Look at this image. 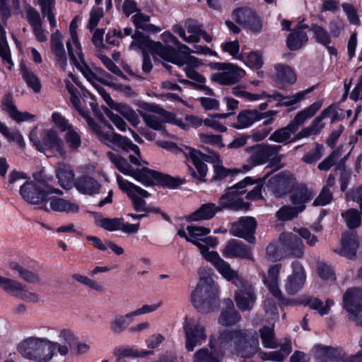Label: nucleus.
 <instances>
[{"label": "nucleus", "instance_id": "nucleus-1", "mask_svg": "<svg viewBox=\"0 0 362 362\" xmlns=\"http://www.w3.org/2000/svg\"><path fill=\"white\" fill-rule=\"evenodd\" d=\"M217 344L221 351H228L243 358L252 357L259 348L256 332L246 329L220 331Z\"/></svg>", "mask_w": 362, "mask_h": 362}, {"label": "nucleus", "instance_id": "nucleus-2", "mask_svg": "<svg viewBox=\"0 0 362 362\" xmlns=\"http://www.w3.org/2000/svg\"><path fill=\"white\" fill-rule=\"evenodd\" d=\"M18 351L26 359L37 362H48L56 354L62 356L69 354L66 345L49 339L47 337L30 336L23 339L17 346Z\"/></svg>", "mask_w": 362, "mask_h": 362}, {"label": "nucleus", "instance_id": "nucleus-3", "mask_svg": "<svg viewBox=\"0 0 362 362\" xmlns=\"http://www.w3.org/2000/svg\"><path fill=\"white\" fill-rule=\"evenodd\" d=\"M106 155L122 173L133 177L145 185H152L156 181L160 185L173 189L182 184L180 178L151 170L147 168H143L141 170L134 169L127 160L111 151L107 152Z\"/></svg>", "mask_w": 362, "mask_h": 362}, {"label": "nucleus", "instance_id": "nucleus-4", "mask_svg": "<svg viewBox=\"0 0 362 362\" xmlns=\"http://www.w3.org/2000/svg\"><path fill=\"white\" fill-rule=\"evenodd\" d=\"M187 230L190 236V243L199 249L202 255L210 262L220 274L228 276H230V274H235L232 272L230 265L223 259L217 252L209 251L208 246L215 247L218 244L216 237L207 236L211 232L209 228L192 225L188 226Z\"/></svg>", "mask_w": 362, "mask_h": 362}, {"label": "nucleus", "instance_id": "nucleus-5", "mask_svg": "<svg viewBox=\"0 0 362 362\" xmlns=\"http://www.w3.org/2000/svg\"><path fill=\"white\" fill-rule=\"evenodd\" d=\"M182 151L185 156L192 161L196 169L195 170L193 168L189 166V174L194 178H196L201 182L206 181L205 177L208 172V168L205 162L211 163L213 164L214 175L211 179L212 180H221L232 173L231 170L223 167L221 163L220 156L217 153L206 155L198 150L188 146H184Z\"/></svg>", "mask_w": 362, "mask_h": 362}, {"label": "nucleus", "instance_id": "nucleus-6", "mask_svg": "<svg viewBox=\"0 0 362 362\" xmlns=\"http://www.w3.org/2000/svg\"><path fill=\"white\" fill-rule=\"evenodd\" d=\"M305 245L302 240L292 233H282L278 242L270 243L266 250L267 259L276 262L287 257L301 258Z\"/></svg>", "mask_w": 362, "mask_h": 362}, {"label": "nucleus", "instance_id": "nucleus-7", "mask_svg": "<svg viewBox=\"0 0 362 362\" xmlns=\"http://www.w3.org/2000/svg\"><path fill=\"white\" fill-rule=\"evenodd\" d=\"M327 112L324 110L317 117L309 126L302 129L291 139V134L296 132L295 128L289 123L284 127L280 128L274 131L270 136L269 139L276 143H283L285 144L291 142H295L303 138L318 134L324 127L322 120L327 117Z\"/></svg>", "mask_w": 362, "mask_h": 362}, {"label": "nucleus", "instance_id": "nucleus-8", "mask_svg": "<svg viewBox=\"0 0 362 362\" xmlns=\"http://www.w3.org/2000/svg\"><path fill=\"white\" fill-rule=\"evenodd\" d=\"M218 288L211 279H202L191 294L193 305L202 313H208L216 306Z\"/></svg>", "mask_w": 362, "mask_h": 362}, {"label": "nucleus", "instance_id": "nucleus-9", "mask_svg": "<svg viewBox=\"0 0 362 362\" xmlns=\"http://www.w3.org/2000/svg\"><path fill=\"white\" fill-rule=\"evenodd\" d=\"M232 272L235 274H230V276L221 274L238 287V290L235 291L234 299L238 309L242 312L250 311L253 308L257 298L255 286L252 284L244 281L237 271L232 269Z\"/></svg>", "mask_w": 362, "mask_h": 362}, {"label": "nucleus", "instance_id": "nucleus-10", "mask_svg": "<svg viewBox=\"0 0 362 362\" xmlns=\"http://www.w3.org/2000/svg\"><path fill=\"white\" fill-rule=\"evenodd\" d=\"M37 132L33 129L30 133V139L33 142L37 149L42 152L47 157H66V151L62 139L54 129H45L40 134V140L37 138Z\"/></svg>", "mask_w": 362, "mask_h": 362}, {"label": "nucleus", "instance_id": "nucleus-11", "mask_svg": "<svg viewBox=\"0 0 362 362\" xmlns=\"http://www.w3.org/2000/svg\"><path fill=\"white\" fill-rule=\"evenodd\" d=\"M259 333L262 344L265 348L274 349L280 346V350L279 351L259 353V356L262 360L281 362L291 352L292 347L289 339H285L283 343L277 344L272 327L264 326L260 329Z\"/></svg>", "mask_w": 362, "mask_h": 362}, {"label": "nucleus", "instance_id": "nucleus-12", "mask_svg": "<svg viewBox=\"0 0 362 362\" xmlns=\"http://www.w3.org/2000/svg\"><path fill=\"white\" fill-rule=\"evenodd\" d=\"M82 114L89 127L97 134L101 142L107 146L112 144L114 148H118L124 151H132L135 154L139 155V148L136 144H133L129 138L114 132L111 133L105 132L91 117H89L83 112Z\"/></svg>", "mask_w": 362, "mask_h": 362}, {"label": "nucleus", "instance_id": "nucleus-13", "mask_svg": "<svg viewBox=\"0 0 362 362\" xmlns=\"http://www.w3.org/2000/svg\"><path fill=\"white\" fill-rule=\"evenodd\" d=\"M255 182V180L250 177H247L236 185L229 187L219 199V206L221 207V210L223 209L234 211L248 209L249 204L243 202L240 194L246 192L245 189L246 186L253 185Z\"/></svg>", "mask_w": 362, "mask_h": 362}, {"label": "nucleus", "instance_id": "nucleus-14", "mask_svg": "<svg viewBox=\"0 0 362 362\" xmlns=\"http://www.w3.org/2000/svg\"><path fill=\"white\" fill-rule=\"evenodd\" d=\"M132 37L133 40L129 46L131 49L138 48L142 50L143 53H146V51L149 50L154 57L163 60L171 59L175 56L172 47L164 46L160 42H154L141 32H136Z\"/></svg>", "mask_w": 362, "mask_h": 362}, {"label": "nucleus", "instance_id": "nucleus-15", "mask_svg": "<svg viewBox=\"0 0 362 362\" xmlns=\"http://www.w3.org/2000/svg\"><path fill=\"white\" fill-rule=\"evenodd\" d=\"M185 338V349L187 351H193L197 346L202 345L207 339L205 327L194 318L186 317L182 325Z\"/></svg>", "mask_w": 362, "mask_h": 362}, {"label": "nucleus", "instance_id": "nucleus-16", "mask_svg": "<svg viewBox=\"0 0 362 362\" xmlns=\"http://www.w3.org/2000/svg\"><path fill=\"white\" fill-rule=\"evenodd\" d=\"M117 181L119 189L126 192L132 200V206L136 211L144 212V214L150 211L157 212V210H151L146 206V203L144 199L149 196L147 191L124 180L120 175L117 176Z\"/></svg>", "mask_w": 362, "mask_h": 362}, {"label": "nucleus", "instance_id": "nucleus-17", "mask_svg": "<svg viewBox=\"0 0 362 362\" xmlns=\"http://www.w3.org/2000/svg\"><path fill=\"white\" fill-rule=\"evenodd\" d=\"M362 288H348L343 296L344 308L349 314V319L357 325L362 326ZM362 347V337L359 341Z\"/></svg>", "mask_w": 362, "mask_h": 362}, {"label": "nucleus", "instance_id": "nucleus-18", "mask_svg": "<svg viewBox=\"0 0 362 362\" xmlns=\"http://www.w3.org/2000/svg\"><path fill=\"white\" fill-rule=\"evenodd\" d=\"M141 107L148 112H142L141 115L148 127L155 130H161L165 122L171 121L174 116L158 105L144 103Z\"/></svg>", "mask_w": 362, "mask_h": 362}, {"label": "nucleus", "instance_id": "nucleus-19", "mask_svg": "<svg viewBox=\"0 0 362 362\" xmlns=\"http://www.w3.org/2000/svg\"><path fill=\"white\" fill-rule=\"evenodd\" d=\"M217 69L222 72L211 75V79L222 86H231L238 83L245 75V71L230 63H218Z\"/></svg>", "mask_w": 362, "mask_h": 362}, {"label": "nucleus", "instance_id": "nucleus-20", "mask_svg": "<svg viewBox=\"0 0 362 362\" xmlns=\"http://www.w3.org/2000/svg\"><path fill=\"white\" fill-rule=\"evenodd\" d=\"M20 194L28 203L37 205L46 200L49 194H62L60 190L44 189L33 181L25 182L20 188Z\"/></svg>", "mask_w": 362, "mask_h": 362}, {"label": "nucleus", "instance_id": "nucleus-21", "mask_svg": "<svg viewBox=\"0 0 362 362\" xmlns=\"http://www.w3.org/2000/svg\"><path fill=\"white\" fill-rule=\"evenodd\" d=\"M269 186L277 197H281L291 192L295 186L296 178L288 171H282L269 179Z\"/></svg>", "mask_w": 362, "mask_h": 362}, {"label": "nucleus", "instance_id": "nucleus-22", "mask_svg": "<svg viewBox=\"0 0 362 362\" xmlns=\"http://www.w3.org/2000/svg\"><path fill=\"white\" fill-rule=\"evenodd\" d=\"M232 17L236 23L249 28L254 33H259L262 30V21L251 8L247 7L238 8L234 10Z\"/></svg>", "mask_w": 362, "mask_h": 362}, {"label": "nucleus", "instance_id": "nucleus-23", "mask_svg": "<svg viewBox=\"0 0 362 362\" xmlns=\"http://www.w3.org/2000/svg\"><path fill=\"white\" fill-rule=\"evenodd\" d=\"M257 227L255 219L250 216H245L238 221L231 223L230 233L239 238H244L247 242L252 243L255 241L253 235Z\"/></svg>", "mask_w": 362, "mask_h": 362}, {"label": "nucleus", "instance_id": "nucleus-24", "mask_svg": "<svg viewBox=\"0 0 362 362\" xmlns=\"http://www.w3.org/2000/svg\"><path fill=\"white\" fill-rule=\"evenodd\" d=\"M250 154L247 163L243 165V171L248 172L254 167L267 163L272 160L266 144H256L245 148Z\"/></svg>", "mask_w": 362, "mask_h": 362}, {"label": "nucleus", "instance_id": "nucleus-25", "mask_svg": "<svg viewBox=\"0 0 362 362\" xmlns=\"http://www.w3.org/2000/svg\"><path fill=\"white\" fill-rule=\"evenodd\" d=\"M1 288L10 295L22 300L37 303L39 296L35 293L29 291L25 286L13 279L5 278Z\"/></svg>", "mask_w": 362, "mask_h": 362}, {"label": "nucleus", "instance_id": "nucleus-26", "mask_svg": "<svg viewBox=\"0 0 362 362\" xmlns=\"http://www.w3.org/2000/svg\"><path fill=\"white\" fill-rule=\"evenodd\" d=\"M281 264H277L271 267L268 269L267 276L265 274L262 276L264 284L268 288L269 292L281 304H288V300L286 299L279 288V277Z\"/></svg>", "mask_w": 362, "mask_h": 362}, {"label": "nucleus", "instance_id": "nucleus-27", "mask_svg": "<svg viewBox=\"0 0 362 362\" xmlns=\"http://www.w3.org/2000/svg\"><path fill=\"white\" fill-rule=\"evenodd\" d=\"M291 267L293 272L285 283V290L288 294L294 295L303 287L306 275L303 265L299 262H293Z\"/></svg>", "mask_w": 362, "mask_h": 362}, {"label": "nucleus", "instance_id": "nucleus-28", "mask_svg": "<svg viewBox=\"0 0 362 362\" xmlns=\"http://www.w3.org/2000/svg\"><path fill=\"white\" fill-rule=\"evenodd\" d=\"M222 255L226 258H240L251 262L255 261L250 247L235 239H232L226 243L222 250Z\"/></svg>", "mask_w": 362, "mask_h": 362}, {"label": "nucleus", "instance_id": "nucleus-29", "mask_svg": "<svg viewBox=\"0 0 362 362\" xmlns=\"http://www.w3.org/2000/svg\"><path fill=\"white\" fill-rule=\"evenodd\" d=\"M185 27L190 33L189 36L185 34V29L180 25H175L173 30L183 40L188 43H197L200 40V32L202 30V25L197 21L188 18L185 21Z\"/></svg>", "mask_w": 362, "mask_h": 362}, {"label": "nucleus", "instance_id": "nucleus-30", "mask_svg": "<svg viewBox=\"0 0 362 362\" xmlns=\"http://www.w3.org/2000/svg\"><path fill=\"white\" fill-rule=\"evenodd\" d=\"M71 40L66 42V47L70 60L76 66H80L83 63V56L81 45L76 34V23L74 20L70 24Z\"/></svg>", "mask_w": 362, "mask_h": 362}, {"label": "nucleus", "instance_id": "nucleus-31", "mask_svg": "<svg viewBox=\"0 0 362 362\" xmlns=\"http://www.w3.org/2000/svg\"><path fill=\"white\" fill-rule=\"evenodd\" d=\"M209 351L206 348H202L197 351L194 354V362H220V354L224 351L216 350V339L214 337L211 336L209 341Z\"/></svg>", "mask_w": 362, "mask_h": 362}, {"label": "nucleus", "instance_id": "nucleus-32", "mask_svg": "<svg viewBox=\"0 0 362 362\" xmlns=\"http://www.w3.org/2000/svg\"><path fill=\"white\" fill-rule=\"evenodd\" d=\"M314 194L311 190L303 184H298L294 186L290 192L289 199L291 204L299 208L300 206L303 208V211L305 209V204L310 202L313 197Z\"/></svg>", "mask_w": 362, "mask_h": 362}, {"label": "nucleus", "instance_id": "nucleus-33", "mask_svg": "<svg viewBox=\"0 0 362 362\" xmlns=\"http://www.w3.org/2000/svg\"><path fill=\"white\" fill-rule=\"evenodd\" d=\"M358 246V236L354 232H348L343 235L341 247L335 252L341 256L351 259L356 255Z\"/></svg>", "mask_w": 362, "mask_h": 362}, {"label": "nucleus", "instance_id": "nucleus-34", "mask_svg": "<svg viewBox=\"0 0 362 362\" xmlns=\"http://www.w3.org/2000/svg\"><path fill=\"white\" fill-rule=\"evenodd\" d=\"M343 356L341 350L323 345L315 347V358L318 362L336 361Z\"/></svg>", "mask_w": 362, "mask_h": 362}, {"label": "nucleus", "instance_id": "nucleus-35", "mask_svg": "<svg viewBox=\"0 0 362 362\" xmlns=\"http://www.w3.org/2000/svg\"><path fill=\"white\" fill-rule=\"evenodd\" d=\"M2 109L6 112L13 119L18 122L28 121L34 117L33 115L27 112H21L18 111L13 103V98L11 95H6L3 98Z\"/></svg>", "mask_w": 362, "mask_h": 362}, {"label": "nucleus", "instance_id": "nucleus-36", "mask_svg": "<svg viewBox=\"0 0 362 362\" xmlns=\"http://www.w3.org/2000/svg\"><path fill=\"white\" fill-rule=\"evenodd\" d=\"M221 211V207L219 205L214 203L203 204L189 216V219L192 221L209 220Z\"/></svg>", "mask_w": 362, "mask_h": 362}, {"label": "nucleus", "instance_id": "nucleus-37", "mask_svg": "<svg viewBox=\"0 0 362 362\" xmlns=\"http://www.w3.org/2000/svg\"><path fill=\"white\" fill-rule=\"evenodd\" d=\"M227 308L222 310L218 318V322L223 326H230L236 324L241 320L240 313L234 308L230 299L226 300Z\"/></svg>", "mask_w": 362, "mask_h": 362}, {"label": "nucleus", "instance_id": "nucleus-38", "mask_svg": "<svg viewBox=\"0 0 362 362\" xmlns=\"http://www.w3.org/2000/svg\"><path fill=\"white\" fill-rule=\"evenodd\" d=\"M51 49L55 54L58 64L62 69L66 65V57L62 42V36L60 33L57 30L51 35Z\"/></svg>", "mask_w": 362, "mask_h": 362}, {"label": "nucleus", "instance_id": "nucleus-39", "mask_svg": "<svg viewBox=\"0 0 362 362\" xmlns=\"http://www.w3.org/2000/svg\"><path fill=\"white\" fill-rule=\"evenodd\" d=\"M259 111L257 110H245L239 112L237 122L233 127L237 129L250 127L254 122L259 120Z\"/></svg>", "mask_w": 362, "mask_h": 362}, {"label": "nucleus", "instance_id": "nucleus-40", "mask_svg": "<svg viewBox=\"0 0 362 362\" xmlns=\"http://www.w3.org/2000/svg\"><path fill=\"white\" fill-rule=\"evenodd\" d=\"M75 186L80 192L89 195L98 193L101 187L96 180L88 176H83L76 180Z\"/></svg>", "mask_w": 362, "mask_h": 362}, {"label": "nucleus", "instance_id": "nucleus-41", "mask_svg": "<svg viewBox=\"0 0 362 362\" xmlns=\"http://www.w3.org/2000/svg\"><path fill=\"white\" fill-rule=\"evenodd\" d=\"M321 104L314 103L308 107L303 109L296 114L293 120L289 124L295 128L297 132L300 125H302L307 119L313 117L320 110Z\"/></svg>", "mask_w": 362, "mask_h": 362}, {"label": "nucleus", "instance_id": "nucleus-42", "mask_svg": "<svg viewBox=\"0 0 362 362\" xmlns=\"http://www.w3.org/2000/svg\"><path fill=\"white\" fill-rule=\"evenodd\" d=\"M55 173L59 185L64 189H69L74 178V173L70 166L64 163H59Z\"/></svg>", "mask_w": 362, "mask_h": 362}, {"label": "nucleus", "instance_id": "nucleus-43", "mask_svg": "<svg viewBox=\"0 0 362 362\" xmlns=\"http://www.w3.org/2000/svg\"><path fill=\"white\" fill-rule=\"evenodd\" d=\"M81 71L86 78L95 88H97V86H100L98 83V82L108 86H113V83L108 81V78H111L110 75L103 71H99L98 74H96L89 67L85 66Z\"/></svg>", "mask_w": 362, "mask_h": 362}, {"label": "nucleus", "instance_id": "nucleus-44", "mask_svg": "<svg viewBox=\"0 0 362 362\" xmlns=\"http://www.w3.org/2000/svg\"><path fill=\"white\" fill-rule=\"evenodd\" d=\"M150 16L138 11L132 17L134 25L137 29H141L148 33H157L160 32L161 28L150 23Z\"/></svg>", "mask_w": 362, "mask_h": 362}, {"label": "nucleus", "instance_id": "nucleus-45", "mask_svg": "<svg viewBox=\"0 0 362 362\" xmlns=\"http://www.w3.org/2000/svg\"><path fill=\"white\" fill-rule=\"evenodd\" d=\"M50 209L54 211L76 213L79 210L77 204L62 198H52L49 202Z\"/></svg>", "mask_w": 362, "mask_h": 362}, {"label": "nucleus", "instance_id": "nucleus-46", "mask_svg": "<svg viewBox=\"0 0 362 362\" xmlns=\"http://www.w3.org/2000/svg\"><path fill=\"white\" fill-rule=\"evenodd\" d=\"M134 317L132 312L124 315H116L110 322V329L115 334L122 333L128 327Z\"/></svg>", "mask_w": 362, "mask_h": 362}, {"label": "nucleus", "instance_id": "nucleus-47", "mask_svg": "<svg viewBox=\"0 0 362 362\" xmlns=\"http://www.w3.org/2000/svg\"><path fill=\"white\" fill-rule=\"evenodd\" d=\"M112 109L121 114L134 127H136L140 122L136 112L130 106L124 103H116Z\"/></svg>", "mask_w": 362, "mask_h": 362}, {"label": "nucleus", "instance_id": "nucleus-48", "mask_svg": "<svg viewBox=\"0 0 362 362\" xmlns=\"http://www.w3.org/2000/svg\"><path fill=\"white\" fill-rule=\"evenodd\" d=\"M308 41L307 33L301 30H294L287 37L286 44L291 50L300 49Z\"/></svg>", "mask_w": 362, "mask_h": 362}, {"label": "nucleus", "instance_id": "nucleus-49", "mask_svg": "<svg viewBox=\"0 0 362 362\" xmlns=\"http://www.w3.org/2000/svg\"><path fill=\"white\" fill-rule=\"evenodd\" d=\"M361 214L356 209H349L341 213V217L349 229H355L361 225Z\"/></svg>", "mask_w": 362, "mask_h": 362}, {"label": "nucleus", "instance_id": "nucleus-50", "mask_svg": "<svg viewBox=\"0 0 362 362\" xmlns=\"http://www.w3.org/2000/svg\"><path fill=\"white\" fill-rule=\"evenodd\" d=\"M9 267L11 270L16 272L23 280L29 284H36L40 281V278L37 274L25 269L17 262H11Z\"/></svg>", "mask_w": 362, "mask_h": 362}, {"label": "nucleus", "instance_id": "nucleus-51", "mask_svg": "<svg viewBox=\"0 0 362 362\" xmlns=\"http://www.w3.org/2000/svg\"><path fill=\"white\" fill-rule=\"evenodd\" d=\"M276 77L282 82L293 83L296 80V76L292 69L286 64H278L275 65Z\"/></svg>", "mask_w": 362, "mask_h": 362}, {"label": "nucleus", "instance_id": "nucleus-52", "mask_svg": "<svg viewBox=\"0 0 362 362\" xmlns=\"http://www.w3.org/2000/svg\"><path fill=\"white\" fill-rule=\"evenodd\" d=\"M72 278L77 282L84 286H86L87 287H88L91 290L96 291L99 294H103L105 291V288L103 284L97 282L95 280H93L86 276L79 274H74L72 275Z\"/></svg>", "mask_w": 362, "mask_h": 362}, {"label": "nucleus", "instance_id": "nucleus-53", "mask_svg": "<svg viewBox=\"0 0 362 362\" xmlns=\"http://www.w3.org/2000/svg\"><path fill=\"white\" fill-rule=\"evenodd\" d=\"M303 211V208L300 206H283L276 213V216L281 221H289L298 216V214Z\"/></svg>", "mask_w": 362, "mask_h": 362}, {"label": "nucleus", "instance_id": "nucleus-54", "mask_svg": "<svg viewBox=\"0 0 362 362\" xmlns=\"http://www.w3.org/2000/svg\"><path fill=\"white\" fill-rule=\"evenodd\" d=\"M41 6V11L44 16L47 18L52 28L57 26L55 15L53 12L55 5V0H39Z\"/></svg>", "mask_w": 362, "mask_h": 362}, {"label": "nucleus", "instance_id": "nucleus-55", "mask_svg": "<svg viewBox=\"0 0 362 362\" xmlns=\"http://www.w3.org/2000/svg\"><path fill=\"white\" fill-rule=\"evenodd\" d=\"M172 49L175 52V56H173L171 59H164V61L172 62L180 66L186 64V67H190L192 69V67H198L202 64L199 59L193 56H188L185 59H182L175 48L172 47Z\"/></svg>", "mask_w": 362, "mask_h": 362}, {"label": "nucleus", "instance_id": "nucleus-56", "mask_svg": "<svg viewBox=\"0 0 362 362\" xmlns=\"http://www.w3.org/2000/svg\"><path fill=\"white\" fill-rule=\"evenodd\" d=\"M310 30L313 31L314 37L318 43L327 46L331 43L330 34L326 28L313 23L311 24Z\"/></svg>", "mask_w": 362, "mask_h": 362}, {"label": "nucleus", "instance_id": "nucleus-57", "mask_svg": "<svg viewBox=\"0 0 362 362\" xmlns=\"http://www.w3.org/2000/svg\"><path fill=\"white\" fill-rule=\"evenodd\" d=\"M64 139L69 148L73 151H78L81 146V136L73 127L66 132Z\"/></svg>", "mask_w": 362, "mask_h": 362}, {"label": "nucleus", "instance_id": "nucleus-58", "mask_svg": "<svg viewBox=\"0 0 362 362\" xmlns=\"http://www.w3.org/2000/svg\"><path fill=\"white\" fill-rule=\"evenodd\" d=\"M22 76L28 87L35 93H40L41 90V83L38 77L28 69H22Z\"/></svg>", "mask_w": 362, "mask_h": 362}, {"label": "nucleus", "instance_id": "nucleus-59", "mask_svg": "<svg viewBox=\"0 0 362 362\" xmlns=\"http://www.w3.org/2000/svg\"><path fill=\"white\" fill-rule=\"evenodd\" d=\"M0 132L9 141L16 142L21 147L25 146L22 135L18 131H11L4 124L0 122Z\"/></svg>", "mask_w": 362, "mask_h": 362}, {"label": "nucleus", "instance_id": "nucleus-60", "mask_svg": "<svg viewBox=\"0 0 362 362\" xmlns=\"http://www.w3.org/2000/svg\"><path fill=\"white\" fill-rule=\"evenodd\" d=\"M315 88V86L310 87L305 90L300 91L292 96L284 97L282 98L281 105L289 107L300 103L304 100L306 95L312 92Z\"/></svg>", "mask_w": 362, "mask_h": 362}, {"label": "nucleus", "instance_id": "nucleus-61", "mask_svg": "<svg viewBox=\"0 0 362 362\" xmlns=\"http://www.w3.org/2000/svg\"><path fill=\"white\" fill-rule=\"evenodd\" d=\"M58 337L64 345H66L68 349L69 347H72L77 341V337L74 334V332L69 328H62L58 331Z\"/></svg>", "mask_w": 362, "mask_h": 362}, {"label": "nucleus", "instance_id": "nucleus-62", "mask_svg": "<svg viewBox=\"0 0 362 362\" xmlns=\"http://www.w3.org/2000/svg\"><path fill=\"white\" fill-rule=\"evenodd\" d=\"M322 149L323 146L322 145L316 144L313 149L309 151L303 156L302 158V161L307 164L315 163L321 158L322 156Z\"/></svg>", "mask_w": 362, "mask_h": 362}, {"label": "nucleus", "instance_id": "nucleus-63", "mask_svg": "<svg viewBox=\"0 0 362 362\" xmlns=\"http://www.w3.org/2000/svg\"><path fill=\"white\" fill-rule=\"evenodd\" d=\"M339 157V151L338 150L333 151L327 158L320 162L317 168L321 171H327L333 167Z\"/></svg>", "mask_w": 362, "mask_h": 362}, {"label": "nucleus", "instance_id": "nucleus-64", "mask_svg": "<svg viewBox=\"0 0 362 362\" xmlns=\"http://www.w3.org/2000/svg\"><path fill=\"white\" fill-rule=\"evenodd\" d=\"M96 55L110 71L117 76L124 77L120 69L108 57L102 54L100 51L97 52Z\"/></svg>", "mask_w": 362, "mask_h": 362}]
</instances>
